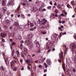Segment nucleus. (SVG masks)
<instances>
[{
    "instance_id": "48",
    "label": "nucleus",
    "mask_w": 76,
    "mask_h": 76,
    "mask_svg": "<svg viewBox=\"0 0 76 76\" xmlns=\"http://www.w3.org/2000/svg\"><path fill=\"white\" fill-rule=\"evenodd\" d=\"M58 29H59L60 30H61V31H63V29H61L60 27H59L58 28Z\"/></svg>"
},
{
    "instance_id": "4",
    "label": "nucleus",
    "mask_w": 76,
    "mask_h": 76,
    "mask_svg": "<svg viewBox=\"0 0 76 76\" xmlns=\"http://www.w3.org/2000/svg\"><path fill=\"white\" fill-rule=\"evenodd\" d=\"M14 4H15V3H14V1H11L8 2L7 5L9 6H14Z\"/></svg>"
},
{
    "instance_id": "40",
    "label": "nucleus",
    "mask_w": 76,
    "mask_h": 76,
    "mask_svg": "<svg viewBox=\"0 0 76 76\" xmlns=\"http://www.w3.org/2000/svg\"><path fill=\"white\" fill-rule=\"evenodd\" d=\"M48 9H51V6H48Z\"/></svg>"
},
{
    "instance_id": "34",
    "label": "nucleus",
    "mask_w": 76,
    "mask_h": 76,
    "mask_svg": "<svg viewBox=\"0 0 76 76\" xmlns=\"http://www.w3.org/2000/svg\"><path fill=\"white\" fill-rule=\"evenodd\" d=\"M2 55L4 57V56H5V52H2Z\"/></svg>"
},
{
    "instance_id": "24",
    "label": "nucleus",
    "mask_w": 76,
    "mask_h": 76,
    "mask_svg": "<svg viewBox=\"0 0 76 76\" xmlns=\"http://www.w3.org/2000/svg\"><path fill=\"white\" fill-rule=\"evenodd\" d=\"M59 16H61H61H64V17H66V15H65L63 13H62V14H61V15H59Z\"/></svg>"
},
{
    "instance_id": "43",
    "label": "nucleus",
    "mask_w": 76,
    "mask_h": 76,
    "mask_svg": "<svg viewBox=\"0 0 76 76\" xmlns=\"http://www.w3.org/2000/svg\"><path fill=\"white\" fill-rule=\"evenodd\" d=\"M36 45H37V48H39V47H40V44H37Z\"/></svg>"
},
{
    "instance_id": "44",
    "label": "nucleus",
    "mask_w": 76,
    "mask_h": 76,
    "mask_svg": "<svg viewBox=\"0 0 76 76\" xmlns=\"http://www.w3.org/2000/svg\"><path fill=\"white\" fill-rule=\"evenodd\" d=\"M23 60H22V59H20V62L21 63V64H22V61Z\"/></svg>"
},
{
    "instance_id": "7",
    "label": "nucleus",
    "mask_w": 76,
    "mask_h": 76,
    "mask_svg": "<svg viewBox=\"0 0 76 76\" xmlns=\"http://www.w3.org/2000/svg\"><path fill=\"white\" fill-rule=\"evenodd\" d=\"M42 25H45V23H46L47 22V20L45 18H43L42 20Z\"/></svg>"
},
{
    "instance_id": "1",
    "label": "nucleus",
    "mask_w": 76,
    "mask_h": 76,
    "mask_svg": "<svg viewBox=\"0 0 76 76\" xmlns=\"http://www.w3.org/2000/svg\"><path fill=\"white\" fill-rule=\"evenodd\" d=\"M14 25H15L16 26H18L19 29L20 30H21L22 31H23L24 28L26 29V28H28V25H20L19 26L18 23H17L16 22H14Z\"/></svg>"
},
{
    "instance_id": "56",
    "label": "nucleus",
    "mask_w": 76,
    "mask_h": 76,
    "mask_svg": "<svg viewBox=\"0 0 76 76\" xmlns=\"http://www.w3.org/2000/svg\"><path fill=\"white\" fill-rule=\"evenodd\" d=\"M2 42H5V39H2Z\"/></svg>"
},
{
    "instance_id": "22",
    "label": "nucleus",
    "mask_w": 76,
    "mask_h": 76,
    "mask_svg": "<svg viewBox=\"0 0 76 76\" xmlns=\"http://www.w3.org/2000/svg\"><path fill=\"white\" fill-rule=\"evenodd\" d=\"M15 53V50H13V51H12V53L11 54V56L12 57L14 55V53Z\"/></svg>"
},
{
    "instance_id": "58",
    "label": "nucleus",
    "mask_w": 76,
    "mask_h": 76,
    "mask_svg": "<svg viewBox=\"0 0 76 76\" xmlns=\"http://www.w3.org/2000/svg\"><path fill=\"white\" fill-rule=\"evenodd\" d=\"M58 61H59V63H61V60H60V59H58Z\"/></svg>"
},
{
    "instance_id": "52",
    "label": "nucleus",
    "mask_w": 76,
    "mask_h": 76,
    "mask_svg": "<svg viewBox=\"0 0 76 76\" xmlns=\"http://www.w3.org/2000/svg\"><path fill=\"white\" fill-rule=\"evenodd\" d=\"M12 45H15V42H13L12 43Z\"/></svg>"
},
{
    "instance_id": "57",
    "label": "nucleus",
    "mask_w": 76,
    "mask_h": 76,
    "mask_svg": "<svg viewBox=\"0 0 76 76\" xmlns=\"http://www.w3.org/2000/svg\"><path fill=\"white\" fill-rule=\"evenodd\" d=\"M2 16V14H1V13H0V19H1V18Z\"/></svg>"
},
{
    "instance_id": "12",
    "label": "nucleus",
    "mask_w": 76,
    "mask_h": 76,
    "mask_svg": "<svg viewBox=\"0 0 76 76\" xmlns=\"http://www.w3.org/2000/svg\"><path fill=\"white\" fill-rule=\"evenodd\" d=\"M3 28H4V29H5L6 31H8L9 30V28L6 25H4L3 26Z\"/></svg>"
},
{
    "instance_id": "2",
    "label": "nucleus",
    "mask_w": 76,
    "mask_h": 76,
    "mask_svg": "<svg viewBox=\"0 0 76 76\" xmlns=\"http://www.w3.org/2000/svg\"><path fill=\"white\" fill-rule=\"evenodd\" d=\"M71 51L72 52L73 54H75L76 53V45L75 43H72L71 45Z\"/></svg>"
},
{
    "instance_id": "20",
    "label": "nucleus",
    "mask_w": 76,
    "mask_h": 76,
    "mask_svg": "<svg viewBox=\"0 0 76 76\" xmlns=\"http://www.w3.org/2000/svg\"><path fill=\"white\" fill-rule=\"evenodd\" d=\"M8 61V59H7V58H6L5 59V63L6 64H7V61Z\"/></svg>"
},
{
    "instance_id": "62",
    "label": "nucleus",
    "mask_w": 76,
    "mask_h": 76,
    "mask_svg": "<svg viewBox=\"0 0 76 76\" xmlns=\"http://www.w3.org/2000/svg\"><path fill=\"white\" fill-rule=\"evenodd\" d=\"M27 67H28V68H27L28 69H30V67L29 66H28Z\"/></svg>"
},
{
    "instance_id": "32",
    "label": "nucleus",
    "mask_w": 76,
    "mask_h": 76,
    "mask_svg": "<svg viewBox=\"0 0 76 76\" xmlns=\"http://www.w3.org/2000/svg\"><path fill=\"white\" fill-rule=\"evenodd\" d=\"M30 41H29V40L27 39L26 41V42H27V43H29V42H30Z\"/></svg>"
},
{
    "instance_id": "31",
    "label": "nucleus",
    "mask_w": 76,
    "mask_h": 76,
    "mask_svg": "<svg viewBox=\"0 0 76 76\" xmlns=\"http://www.w3.org/2000/svg\"><path fill=\"white\" fill-rule=\"evenodd\" d=\"M25 61L26 63H29V61L28 59H26V61Z\"/></svg>"
},
{
    "instance_id": "5",
    "label": "nucleus",
    "mask_w": 76,
    "mask_h": 76,
    "mask_svg": "<svg viewBox=\"0 0 76 76\" xmlns=\"http://www.w3.org/2000/svg\"><path fill=\"white\" fill-rule=\"evenodd\" d=\"M59 57L61 60H64V58H63V52L61 51L60 54H59Z\"/></svg>"
},
{
    "instance_id": "15",
    "label": "nucleus",
    "mask_w": 76,
    "mask_h": 76,
    "mask_svg": "<svg viewBox=\"0 0 76 76\" xmlns=\"http://www.w3.org/2000/svg\"><path fill=\"white\" fill-rule=\"evenodd\" d=\"M65 49L64 50L65 52L64 53V54H66V53H67L68 51V48L66 47V45L65 46Z\"/></svg>"
},
{
    "instance_id": "25",
    "label": "nucleus",
    "mask_w": 76,
    "mask_h": 76,
    "mask_svg": "<svg viewBox=\"0 0 76 76\" xmlns=\"http://www.w3.org/2000/svg\"><path fill=\"white\" fill-rule=\"evenodd\" d=\"M61 7V6L60 5V4H58L57 5V7L58 9H60Z\"/></svg>"
},
{
    "instance_id": "54",
    "label": "nucleus",
    "mask_w": 76,
    "mask_h": 76,
    "mask_svg": "<svg viewBox=\"0 0 76 76\" xmlns=\"http://www.w3.org/2000/svg\"><path fill=\"white\" fill-rule=\"evenodd\" d=\"M22 4L23 6H26V3H23Z\"/></svg>"
},
{
    "instance_id": "33",
    "label": "nucleus",
    "mask_w": 76,
    "mask_h": 76,
    "mask_svg": "<svg viewBox=\"0 0 76 76\" xmlns=\"http://www.w3.org/2000/svg\"><path fill=\"white\" fill-rule=\"evenodd\" d=\"M16 69H17V68L14 67L13 68L12 70L13 71H16Z\"/></svg>"
},
{
    "instance_id": "61",
    "label": "nucleus",
    "mask_w": 76,
    "mask_h": 76,
    "mask_svg": "<svg viewBox=\"0 0 76 76\" xmlns=\"http://www.w3.org/2000/svg\"><path fill=\"white\" fill-rule=\"evenodd\" d=\"M10 16L11 17H13V16H14V15L13 14H12Z\"/></svg>"
},
{
    "instance_id": "8",
    "label": "nucleus",
    "mask_w": 76,
    "mask_h": 76,
    "mask_svg": "<svg viewBox=\"0 0 76 76\" xmlns=\"http://www.w3.org/2000/svg\"><path fill=\"white\" fill-rule=\"evenodd\" d=\"M46 62L48 65H51V60L50 59H47Z\"/></svg>"
},
{
    "instance_id": "6",
    "label": "nucleus",
    "mask_w": 76,
    "mask_h": 76,
    "mask_svg": "<svg viewBox=\"0 0 76 76\" xmlns=\"http://www.w3.org/2000/svg\"><path fill=\"white\" fill-rule=\"evenodd\" d=\"M27 45L28 47L30 48H33L34 47V44L32 43V42H30L29 43L27 44Z\"/></svg>"
},
{
    "instance_id": "45",
    "label": "nucleus",
    "mask_w": 76,
    "mask_h": 76,
    "mask_svg": "<svg viewBox=\"0 0 76 76\" xmlns=\"http://www.w3.org/2000/svg\"><path fill=\"white\" fill-rule=\"evenodd\" d=\"M38 22L39 24H41V20L40 19L39 20Z\"/></svg>"
},
{
    "instance_id": "63",
    "label": "nucleus",
    "mask_w": 76,
    "mask_h": 76,
    "mask_svg": "<svg viewBox=\"0 0 76 76\" xmlns=\"http://www.w3.org/2000/svg\"><path fill=\"white\" fill-rule=\"evenodd\" d=\"M18 18H20V14H18Z\"/></svg>"
},
{
    "instance_id": "51",
    "label": "nucleus",
    "mask_w": 76,
    "mask_h": 76,
    "mask_svg": "<svg viewBox=\"0 0 76 76\" xmlns=\"http://www.w3.org/2000/svg\"><path fill=\"white\" fill-rule=\"evenodd\" d=\"M28 37L29 38H31V35H28Z\"/></svg>"
},
{
    "instance_id": "37",
    "label": "nucleus",
    "mask_w": 76,
    "mask_h": 76,
    "mask_svg": "<svg viewBox=\"0 0 76 76\" xmlns=\"http://www.w3.org/2000/svg\"><path fill=\"white\" fill-rule=\"evenodd\" d=\"M34 30H35L34 28H31L30 31H34Z\"/></svg>"
},
{
    "instance_id": "36",
    "label": "nucleus",
    "mask_w": 76,
    "mask_h": 76,
    "mask_svg": "<svg viewBox=\"0 0 76 76\" xmlns=\"http://www.w3.org/2000/svg\"><path fill=\"white\" fill-rule=\"evenodd\" d=\"M30 25L31 27H33V26H34V24L32 23H31L30 24Z\"/></svg>"
},
{
    "instance_id": "35",
    "label": "nucleus",
    "mask_w": 76,
    "mask_h": 76,
    "mask_svg": "<svg viewBox=\"0 0 76 76\" xmlns=\"http://www.w3.org/2000/svg\"><path fill=\"white\" fill-rule=\"evenodd\" d=\"M21 16H22V17L23 18V19L25 18V16L23 14L21 15Z\"/></svg>"
},
{
    "instance_id": "23",
    "label": "nucleus",
    "mask_w": 76,
    "mask_h": 76,
    "mask_svg": "<svg viewBox=\"0 0 76 76\" xmlns=\"http://www.w3.org/2000/svg\"><path fill=\"white\" fill-rule=\"evenodd\" d=\"M44 65L45 66V67L46 68H47L48 67V65L47 64H46V63H44Z\"/></svg>"
},
{
    "instance_id": "26",
    "label": "nucleus",
    "mask_w": 76,
    "mask_h": 76,
    "mask_svg": "<svg viewBox=\"0 0 76 76\" xmlns=\"http://www.w3.org/2000/svg\"><path fill=\"white\" fill-rule=\"evenodd\" d=\"M27 58L29 59V60H31V56L29 55H28Z\"/></svg>"
},
{
    "instance_id": "39",
    "label": "nucleus",
    "mask_w": 76,
    "mask_h": 76,
    "mask_svg": "<svg viewBox=\"0 0 76 76\" xmlns=\"http://www.w3.org/2000/svg\"><path fill=\"white\" fill-rule=\"evenodd\" d=\"M37 10L38 11H42V9L41 8H38Z\"/></svg>"
},
{
    "instance_id": "59",
    "label": "nucleus",
    "mask_w": 76,
    "mask_h": 76,
    "mask_svg": "<svg viewBox=\"0 0 76 76\" xmlns=\"http://www.w3.org/2000/svg\"><path fill=\"white\" fill-rule=\"evenodd\" d=\"M66 32H64L63 33H62V35H66Z\"/></svg>"
},
{
    "instance_id": "14",
    "label": "nucleus",
    "mask_w": 76,
    "mask_h": 76,
    "mask_svg": "<svg viewBox=\"0 0 76 76\" xmlns=\"http://www.w3.org/2000/svg\"><path fill=\"white\" fill-rule=\"evenodd\" d=\"M62 67L64 70L65 71V70H66V67H65V64H64V62L62 63Z\"/></svg>"
},
{
    "instance_id": "19",
    "label": "nucleus",
    "mask_w": 76,
    "mask_h": 76,
    "mask_svg": "<svg viewBox=\"0 0 76 76\" xmlns=\"http://www.w3.org/2000/svg\"><path fill=\"white\" fill-rule=\"evenodd\" d=\"M50 46H49V45H48V44H47L46 46V48L47 50H48V49H49V48H50Z\"/></svg>"
},
{
    "instance_id": "42",
    "label": "nucleus",
    "mask_w": 76,
    "mask_h": 76,
    "mask_svg": "<svg viewBox=\"0 0 76 76\" xmlns=\"http://www.w3.org/2000/svg\"><path fill=\"white\" fill-rule=\"evenodd\" d=\"M52 15L53 16V18H54L55 17H56L55 16V15H54V13L52 14Z\"/></svg>"
},
{
    "instance_id": "11",
    "label": "nucleus",
    "mask_w": 76,
    "mask_h": 76,
    "mask_svg": "<svg viewBox=\"0 0 76 76\" xmlns=\"http://www.w3.org/2000/svg\"><path fill=\"white\" fill-rule=\"evenodd\" d=\"M15 62H16L15 61L13 60L10 62L11 66L12 68L13 67V64L14 63H15Z\"/></svg>"
},
{
    "instance_id": "55",
    "label": "nucleus",
    "mask_w": 76,
    "mask_h": 76,
    "mask_svg": "<svg viewBox=\"0 0 76 76\" xmlns=\"http://www.w3.org/2000/svg\"><path fill=\"white\" fill-rule=\"evenodd\" d=\"M58 15H57V14H56L55 15V17H58Z\"/></svg>"
},
{
    "instance_id": "3",
    "label": "nucleus",
    "mask_w": 76,
    "mask_h": 76,
    "mask_svg": "<svg viewBox=\"0 0 76 76\" xmlns=\"http://www.w3.org/2000/svg\"><path fill=\"white\" fill-rule=\"evenodd\" d=\"M51 38L53 40H57L58 38V35L57 34H54L52 35Z\"/></svg>"
},
{
    "instance_id": "53",
    "label": "nucleus",
    "mask_w": 76,
    "mask_h": 76,
    "mask_svg": "<svg viewBox=\"0 0 76 76\" xmlns=\"http://www.w3.org/2000/svg\"><path fill=\"white\" fill-rule=\"evenodd\" d=\"M54 45H52L50 47L51 48H54Z\"/></svg>"
},
{
    "instance_id": "18",
    "label": "nucleus",
    "mask_w": 76,
    "mask_h": 76,
    "mask_svg": "<svg viewBox=\"0 0 76 76\" xmlns=\"http://www.w3.org/2000/svg\"><path fill=\"white\" fill-rule=\"evenodd\" d=\"M16 54L18 57H20V53H19V52L18 50H17L16 51Z\"/></svg>"
},
{
    "instance_id": "50",
    "label": "nucleus",
    "mask_w": 76,
    "mask_h": 76,
    "mask_svg": "<svg viewBox=\"0 0 76 76\" xmlns=\"http://www.w3.org/2000/svg\"><path fill=\"white\" fill-rule=\"evenodd\" d=\"M18 39H19V40L20 41V40H21V37H18Z\"/></svg>"
},
{
    "instance_id": "64",
    "label": "nucleus",
    "mask_w": 76,
    "mask_h": 76,
    "mask_svg": "<svg viewBox=\"0 0 76 76\" xmlns=\"http://www.w3.org/2000/svg\"><path fill=\"white\" fill-rule=\"evenodd\" d=\"M47 71V69H44V72H46Z\"/></svg>"
},
{
    "instance_id": "10",
    "label": "nucleus",
    "mask_w": 76,
    "mask_h": 76,
    "mask_svg": "<svg viewBox=\"0 0 76 76\" xmlns=\"http://www.w3.org/2000/svg\"><path fill=\"white\" fill-rule=\"evenodd\" d=\"M24 51H25V52H24V54L25 56H26V55L27 54V52H28V50H27V48H24Z\"/></svg>"
},
{
    "instance_id": "38",
    "label": "nucleus",
    "mask_w": 76,
    "mask_h": 76,
    "mask_svg": "<svg viewBox=\"0 0 76 76\" xmlns=\"http://www.w3.org/2000/svg\"><path fill=\"white\" fill-rule=\"evenodd\" d=\"M62 35H63V33L62 32H61L59 35L60 37H61L62 36Z\"/></svg>"
},
{
    "instance_id": "49",
    "label": "nucleus",
    "mask_w": 76,
    "mask_h": 76,
    "mask_svg": "<svg viewBox=\"0 0 76 76\" xmlns=\"http://www.w3.org/2000/svg\"><path fill=\"white\" fill-rule=\"evenodd\" d=\"M33 12H36V9H34L33 10Z\"/></svg>"
},
{
    "instance_id": "13",
    "label": "nucleus",
    "mask_w": 76,
    "mask_h": 76,
    "mask_svg": "<svg viewBox=\"0 0 76 76\" xmlns=\"http://www.w3.org/2000/svg\"><path fill=\"white\" fill-rule=\"evenodd\" d=\"M20 6H19L18 7V8L17 9V12H18V13H20Z\"/></svg>"
},
{
    "instance_id": "28",
    "label": "nucleus",
    "mask_w": 76,
    "mask_h": 76,
    "mask_svg": "<svg viewBox=\"0 0 76 76\" xmlns=\"http://www.w3.org/2000/svg\"><path fill=\"white\" fill-rule=\"evenodd\" d=\"M71 4H72V5H73V6H75V4H74V1H71Z\"/></svg>"
},
{
    "instance_id": "46",
    "label": "nucleus",
    "mask_w": 76,
    "mask_h": 76,
    "mask_svg": "<svg viewBox=\"0 0 76 76\" xmlns=\"http://www.w3.org/2000/svg\"><path fill=\"white\" fill-rule=\"evenodd\" d=\"M1 69H2V70H4V69L3 67V66H1Z\"/></svg>"
},
{
    "instance_id": "41",
    "label": "nucleus",
    "mask_w": 76,
    "mask_h": 76,
    "mask_svg": "<svg viewBox=\"0 0 76 76\" xmlns=\"http://www.w3.org/2000/svg\"><path fill=\"white\" fill-rule=\"evenodd\" d=\"M67 7L68 8H70V5L69 4H67Z\"/></svg>"
},
{
    "instance_id": "17",
    "label": "nucleus",
    "mask_w": 76,
    "mask_h": 76,
    "mask_svg": "<svg viewBox=\"0 0 76 76\" xmlns=\"http://www.w3.org/2000/svg\"><path fill=\"white\" fill-rule=\"evenodd\" d=\"M3 12L4 13H5V12L6 11V10H7V8L6 7H4L3 8Z\"/></svg>"
},
{
    "instance_id": "27",
    "label": "nucleus",
    "mask_w": 76,
    "mask_h": 76,
    "mask_svg": "<svg viewBox=\"0 0 76 76\" xmlns=\"http://www.w3.org/2000/svg\"><path fill=\"white\" fill-rule=\"evenodd\" d=\"M20 54L21 56H22L23 57H24V56H23V52H21Z\"/></svg>"
},
{
    "instance_id": "21",
    "label": "nucleus",
    "mask_w": 76,
    "mask_h": 76,
    "mask_svg": "<svg viewBox=\"0 0 76 76\" xmlns=\"http://www.w3.org/2000/svg\"><path fill=\"white\" fill-rule=\"evenodd\" d=\"M5 22L7 23H10V20L8 19L5 20Z\"/></svg>"
},
{
    "instance_id": "60",
    "label": "nucleus",
    "mask_w": 76,
    "mask_h": 76,
    "mask_svg": "<svg viewBox=\"0 0 76 76\" xmlns=\"http://www.w3.org/2000/svg\"><path fill=\"white\" fill-rule=\"evenodd\" d=\"M23 45H22V44H21L20 45V47H23Z\"/></svg>"
},
{
    "instance_id": "47",
    "label": "nucleus",
    "mask_w": 76,
    "mask_h": 76,
    "mask_svg": "<svg viewBox=\"0 0 76 76\" xmlns=\"http://www.w3.org/2000/svg\"><path fill=\"white\" fill-rule=\"evenodd\" d=\"M51 51V50L49 49L48 51V53H50Z\"/></svg>"
},
{
    "instance_id": "30",
    "label": "nucleus",
    "mask_w": 76,
    "mask_h": 76,
    "mask_svg": "<svg viewBox=\"0 0 76 76\" xmlns=\"http://www.w3.org/2000/svg\"><path fill=\"white\" fill-rule=\"evenodd\" d=\"M58 10L57 9L55 10L54 12L55 13H58Z\"/></svg>"
},
{
    "instance_id": "29",
    "label": "nucleus",
    "mask_w": 76,
    "mask_h": 76,
    "mask_svg": "<svg viewBox=\"0 0 76 76\" xmlns=\"http://www.w3.org/2000/svg\"><path fill=\"white\" fill-rule=\"evenodd\" d=\"M32 61L29 62V66H32Z\"/></svg>"
},
{
    "instance_id": "16",
    "label": "nucleus",
    "mask_w": 76,
    "mask_h": 76,
    "mask_svg": "<svg viewBox=\"0 0 76 76\" xmlns=\"http://www.w3.org/2000/svg\"><path fill=\"white\" fill-rule=\"evenodd\" d=\"M4 36H5V34L3 33H1L0 34V37L1 38H3L4 37Z\"/></svg>"
},
{
    "instance_id": "9",
    "label": "nucleus",
    "mask_w": 76,
    "mask_h": 76,
    "mask_svg": "<svg viewBox=\"0 0 76 76\" xmlns=\"http://www.w3.org/2000/svg\"><path fill=\"white\" fill-rule=\"evenodd\" d=\"M7 2V1H6V0H3L2 1V6H4L6 5Z\"/></svg>"
}]
</instances>
